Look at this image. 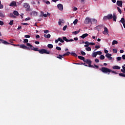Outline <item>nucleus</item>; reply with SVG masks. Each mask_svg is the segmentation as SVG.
Segmentation results:
<instances>
[{
	"instance_id": "nucleus-1",
	"label": "nucleus",
	"mask_w": 125,
	"mask_h": 125,
	"mask_svg": "<svg viewBox=\"0 0 125 125\" xmlns=\"http://www.w3.org/2000/svg\"><path fill=\"white\" fill-rule=\"evenodd\" d=\"M100 70L101 71V72H103V73H104V74H108V75H110V73L116 74H118V73H117L116 71H113L111 69L105 67H102L100 69Z\"/></svg>"
},
{
	"instance_id": "nucleus-2",
	"label": "nucleus",
	"mask_w": 125,
	"mask_h": 125,
	"mask_svg": "<svg viewBox=\"0 0 125 125\" xmlns=\"http://www.w3.org/2000/svg\"><path fill=\"white\" fill-rule=\"evenodd\" d=\"M26 45L27 46H29V47H30V49L31 50H34V51H39V50H39V48L34 47V46H33L30 43H27Z\"/></svg>"
},
{
	"instance_id": "nucleus-3",
	"label": "nucleus",
	"mask_w": 125,
	"mask_h": 125,
	"mask_svg": "<svg viewBox=\"0 0 125 125\" xmlns=\"http://www.w3.org/2000/svg\"><path fill=\"white\" fill-rule=\"evenodd\" d=\"M39 53H40V54H50V52L48 51L47 50L45 49H42L41 50H39Z\"/></svg>"
},
{
	"instance_id": "nucleus-4",
	"label": "nucleus",
	"mask_w": 125,
	"mask_h": 125,
	"mask_svg": "<svg viewBox=\"0 0 125 125\" xmlns=\"http://www.w3.org/2000/svg\"><path fill=\"white\" fill-rule=\"evenodd\" d=\"M113 18V15L112 14H108L107 16H104V17L103 20L104 21H106V20H111Z\"/></svg>"
},
{
	"instance_id": "nucleus-5",
	"label": "nucleus",
	"mask_w": 125,
	"mask_h": 125,
	"mask_svg": "<svg viewBox=\"0 0 125 125\" xmlns=\"http://www.w3.org/2000/svg\"><path fill=\"white\" fill-rule=\"evenodd\" d=\"M23 6L25 7L26 9V11H30V4H28L27 3H24L23 4Z\"/></svg>"
},
{
	"instance_id": "nucleus-6",
	"label": "nucleus",
	"mask_w": 125,
	"mask_h": 125,
	"mask_svg": "<svg viewBox=\"0 0 125 125\" xmlns=\"http://www.w3.org/2000/svg\"><path fill=\"white\" fill-rule=\"evenodd\" d=\"M116 4L118 6L120 7H123V1L122 0H118L117 1Z\"/></svg>"
},
{
	"instance_id": "nucleus-7",
	"label": "nucleus",
	"mask_w": 125,
	"mask_h": 125,
	"mask_svg": "<svg viewBox=\"0 0 125 125\" xmlns=\"http://www.w3.org/2000/svg\"><path fill=\"white\" fill-rule=\"evenodd\" d=\"M103 33L104 35H108V34H109V30L107 27H104V31H103Z\"/></svg>"
},
{
	"instance_id": "nucleus-8",
	"label": "nucleus",
	"mask_w": 125,
	"mask_h": 125,
	"mask_svg": "<svg viewBox=\"0 0 125 125\" xmlns=\"http://www.w3.org/2000/svg\"><path fill=\"white\" fill-rule=\"evenodd\" d=\"M57 7L59 10H61V11H62L63 10V4L61 3H59L57 5Z\"/></svg>"
},
{
	"instance_id": "nucleus-9",
	"label": "nucleus",
	"mask_w": 125,
	"mask_h": 125,
	"mask_svg": "<svg viewBox=\"0 0 125 125\" xmlns=\"http://www.w3.org/2000/svg\"><path fill=\"white\" fill-rule=\"evenodd\" d=\"M85 24H89V23H91V20L89 18H86L84 21Z\"/></svg>"
},
{
	"instance_id": "nucleus-10",
	"label": "nucleus",
	"mask_w": 125,
	"mask_h": 125,
	"mask_svg": "<svg viewBox=\"0 0 125 125\" xmlns=\"http://www.w3.org/2000/svg\"><path fill=\"white\" fill-rule=\"evenodd\" d=\"M112 54L108 53L105 55V57H107L109 59V60H112L113 59V58L111 57Z\"/></svg>"
},
{
	"instance_id": "nucleus-11",
	"label": "nucleus",
	"mask_w": 125,
	"mask_h": 125,
	"mask_svg": "<svg viewBox=\"0 0 125 125\" xmlns=\"http://www.w3.org/2000/svg\"><path fill=\"white\" fill-rule=\"evenodd\" d=\"M17 5L16 2L14 1H12L9 4L10 6H16Z\"/></svg>"
},
{
	"instance_id": "nucleus-12",
	"label": "nucleus",
	"mask_w": 125,
	"mask_h": 125,
	"mask_svg": "<svg viewBox=\"0 0 125 125\" xmlns=\"http://www.w3.org/2000/svg\"><path fill=\"white\" fill-rule=\"evenodd\" d=\"M0 42H1V43H3V44H10V43H8L7 42L3 40L2 39H0Z\"/></svg>"
},
{
	"instance_id": "nucleus-13",
	"label": "nucleus",
	"mask_w": 125,
	"mask_h": 125,
	"mask_svg": "<svg viewBox=\"0 0 125 125\" xmlns=\"http://www.w3.org/2000/svg\"><path fill=\"white\" fill-rule=\"evenodd\" d=\"M112 18H113V21L114 22H116L117 21V16L116 15V13H113V15H112Z\"/></svg>"
},
{
	"instance_id": "nucleus-14",
	"label": "nucleus",
	"mask_w": 125,
	"mask_h": 125,
	"mask_svg": "<svg viewBox=\"0 0 125 125\" xmlns=\"http://www.w3.org/2000/svg\"><path fill=\"white\" fill-rule=\"evenodd\" d=\"M31 15H33V16H37L38 15V12L33 11L30 13Z\"/></svg>"
},
{
	"instance_id": "nucleus-15",
	"label": "nucleus",
	"mask_w": 125,
	"mask_h": 125,
	"mask_svg": "<svg viewBox=\"0 0 125 125\" xmlns=\"http://www.w3.org/2000/svg\"><path fill=\"white\" fill-rule=\"evenodd\" d=\"M88 36V34L85 33L80 36V38H81L82 39H85V38H86V37H87Z\"/></svg>"
},
{
	"instance_id": "nucleus-16",
	"label": "nucleus",
	"mask_w": 125,
	"mask_h": 125,
	"mask_svg": "<svg viewBox=\"0 0 125 125\" xmlns=\"http://www.w3.org/2000/svg\"><path fill=\"white\" fill-rule=\"evenodd\" d=\"M84 62H85V63H86V64H89L90 63H92V61H91L89 59L85 60V61H84Z\"/></svg>"
},
{
	"instance_id": "nucleus-17",
	"label": "nucleus",
	"mask_w": 125,
	"mask_h": 125,
	"mask_svg": "<svg viewBox=\"0 0 125 125\" xmlns=\"http://www.w3.org/2000/svg\"><path fill=\"white\" fill-rule=\"evenodd\" d=\"M112 68L115 70H120V69H121V66H119L118 65H114L112 67Z\"/></svg>"
},
{
	"instance_id": "nucleus-18",
	"label": "nucleus",
	"mask_w": 125,
	"mask_h": 125,
	"mask_svg": "<svg viewBox=\"0 0 125 125\" xmlns=\"http://www.w3.org/2000/svg\"><path fill=\"white\" fill-rule=\"evenodd\" d=\"M79 59H80V60H83V62H84V61L85 60V59L84 57L81 56H78Z\"/></svg>"
},
{
	"instance_id": "nucleus-19",
	"label": "nucleus",
	"mask_w": 125,
	"mask_h": 125,
	"mask_svg": "<svg viewBox=\"0 0 125 125\" xmlns=\"http://www.w3.org/2000/svg\"><path fill=\"white\" fill-rule=\"evenodd\" d=\"M20 48H22L23 49H26V47H27V46L25 45V44H21L20 45Z\"/></svg>"
},
{
	"instance_id": "nucleus-20",
	"label": "nucleus",
	"mask_w": 125,
	"mask_h": 125,
	"mask_svg": "<svg viewBox=\"0 0 125 125\" xmlns=\"http://www.w3.org/2000/svg\"><path fill=\"white\" fill-rule=\"evenodd\" d=\"M85 43L86 45H84V47H88V46H89V42L86 41L85 42Z\"/></svg>"
},
{
	"instance_id": "nucleus-21",
	"label": "nucleus",
	"mask_w": 125,
	"mask_h": 125,
	"mask_svg": "<svg viewBox=\"0 0 125 125\" xmlns=\"http://www.w3.org/2000/svg\"><path fill=\"white\" fill-rule=\"evenodd\" d=\"M13 14L14 15H16V16H19V13H18V11H14Z\"/></svg>"
},
{
	"instance_id": "nucleus-22",
	"label": "nucleus",
	"mask_w": 125,
	"mask_h": 125,
	"mask_svg": "<svg viewBox=\"0 0 125 125\" xmlns=\"http://www.w3.org/2000/svg\"><path fill=\"white\" fill-rule=\"evenodd\" d=\"M70 54L71 55H72V56H74V57H78V55H77V54H76L75 53L71 52Z\"/></svg>"
},
{
	"instance_id": "nucleus-23",
	"label": "nucleus",
	"mask_w": 125,
	"mask_h": 125,
	"mask_svg": "<svg viewBox=\"0 0 125 125\" xmlns=\"http://www.w3.org/2000/svg\"><path fill=\"white\" fill-rule=\"evenodd\" d=\"M80 31H81V29H80L78 31H75L74 32H73L72 34H74V35H78V34H79V33H80Z\"/></svg>"
},
{
	"instance_id": "nucleus-24",
	"label": "nucleus",
	"mask_w": 125,
	"mask_h": 125,
	"mask_svg": "<svg viewBox=\"0 0 125 125\" xmlns=\"http://www.w3.org/2000/svg\"><path fill=\"white\" fill-rule=\"evenodd\" d=\"M62 39L63 41H65V42H69V40L68 39H67V37H63L62 38Z\"/></svg>"
},
{
	"instance_id": "nucleus-25",
	"label": "nucleus",
	"mask_w": 125,
	"mask_h": 125,
	"mask_svg": "<svg viewBox=\"0 0 125 125\" xmlns=\"http://www.w3.org/2000/svg\"><path fill=\"white\" fill-rule=\"evenodd\" d=\"M62 39L63 41H65V42H69V40L68 39H67V37H63L62 38Z\"/></svg>"
},
{
	"instance_id": "nucleus-26",
	"label": "nucleus",
	"mask_w": 125,
	"mask_h": 125,
	"mask_svg": "<svg viewBox=\"0 0 125 125\" xmlns=\"http://www.w3.org/2000/svg\"><path fill=\"white\" fill-rule=\"evenodd\" d=\"M100 59H101V60H104V59H105V56L103 55H101L100 56Z\"/></svg>"
},
{
	"instance_id": "nucleus-27",
	"label": "nucleus",
	"mask_w": 125,
	"mask_h": 125,
	"mask_svg": "<svg viewBox=\"0 0 125 125\" xmlns=\"http://www.w3.org/2000/svg\"><path fill=\"white\" fill-rule=\"evenodd\" d=\"M92 57H96V56H97V54L96 52L92 53Z\"/></svg>"
},
{
	"instance_id": "nucleus-28",
	"label": "nucleus",
	"mask_w": 125,
	"mask_h": 125,
	"mask_svg": "<svg viewBox=\"0 0 125 125\" xmlns=\"http://www.w3.org/2000/svg\"><path fill=\"white\" fill-rule=\"evenodd\" d=\"M85 50L86 51H91V47H86Z\"/></svg>"
},
{
	"instance_id": "nucleus-29",
	"label": "nucleus",
	"mask_w": 125,
	"mask_h": 125,
	"mask_svg": "<svg viewBox=\"0 0 125 125\" xmlns=\"http://www.w3.org/2000/svg\"><path fill=\"white\" fill-rule=\"evenodd\" d=\"M5 17L4 14L1 12V11H0V17H1V18H3Z\"/></svg>"
},
{
	"instance_id": "nucleus-30",
	"label": "nucleus",
	"mask_w": 125,
	"mask_h": 125,
	"mask_svg": "<svg viewBox=\"0 0 125 125\" xmlns=\"http://www.w3.org/2000/svg\"><path fill=\"white\" fill-rule=\"evenodd\" d=\"M57 58L62 60V58H63V56H62V55H59V56L57 57Z\"/></svg>"
},
{
	"instance_id": "nucleus-31",
	"label": "nucleus",
	"mask_w": 125,
	"mask_h": 125,
	"mask_svg": "<svg viewBox=\"0 0 125 125\" xmlns=\"http://www.w3.org/2000/svg\"><path fill=\"white\" fill-rule=\"evenodd\" d=\"M120 22H121V23L122 24H124L125 23V18H123L121 19V20H120Z\"/></svg>"
},
{
	"instance_id": "nucleus-32",
	"label": "nucleus",
	"mask_w": 125,
	"mask_h": 125,
	"mask_svg": "<svg viewBox=\"0 0 125 125\" xmlns=\"http://www.w3.org/2000/svg\"><path fill=\"white\" fill-rule=\"evenodd\" d=\"M122 68L123 69H121V72L124 73V74H125V66H122Z\"/></svg>"
},
{
	"instance_id": "nucleus-33",
	"label": "nucleus",
	"mask_w": 125,
	"mask_h": 125,
	"mask_svg": "<svg viewBox=\"0 0 125 125\" xmlns=\"http://www.w3.org/2000/svg\"><path fill=\"white\" fill-rule=\"evenodd\" d=\"M47 46L49 48H53V45L52 44H48Z\"/></svg>"
},
{
	"instance_id": "nucleus-34",
	"label": "nucleus",
	"mask_w": 125,
	"mask_h": 125,
	"mask_svg": "<svg viewBox=\"0 0 125 125\" xmlns=\"http://www.w3.org/2000/svg\"><path fill=\"white\" fill-rule=\"evenodd\" d=\"M114 44H118V41L114 40L112 42V45H114Z\"/></svg>"
},
{
	"instance_id": "nucleus-35",
	"label": "nucleus",
	"mask_w": 125,
	"mask_h": 125,
	"mask_svg": "<svg viewBox=\"0 0 125 125\" xmlns=\"http://www.w3.org/2000/svg\"><path fill=\"white\" fill-rule=\"evenodd\" d=\"M59 42H64V40L62 39L61 38H58Z\"/></svg>"
},
{
	"instance_id": "nucleus-36",
	"label": "nucleus",
	"mask_w": 125,
	"mask_h": 125,
	"mask_svg": "<svg viewBox=\"0 0 125 125\" xmlns=\"http://www.w3.org/2000/svg\"><path fill=\"white\" fill-rule=\"evenodd\" d=\"M92 22H93V23L96 24L97 23V20H95V19H93L92 20Z\"/></svg>"
},
{
	"instance_id": "nucleus-37",
	"label": "nucleus",
	"mask_w": 125,
	"mask_h": 125,
	"mask_svg": "<svg viewBox=\"0 0 125 125\" xmlns=\"http://www.w3.org/2000/svg\"><path fill=\"white\" fill-rule=\"evenodd\" d=\"M119 75L120 77H123L125 78V74H124V73H119Z\"/></svg>"
},
{
	"instance_id": "nucleus-38",
	"label": "nucleus",
	"mask_w": 125,
	"mask_h": 125,
	"mask_svg": "<svg viewBox=\"0 0 125 125\" xmlns=\"http://www.w3.org/2000/svg\"><path fill=\"white\" fill-rule=\"evenodd\" d=\"M81 53L82 55H83V56H85V52H84L83 51V50L81 51Z\"/></svg>"
},
{
	"instance_id": "nucleus-39",
	"label": "nucleus",
	"mask_w": 125,
	"mask_h": 125,
	"mask_svg": "<svg viewBox=\"0 0 125 125\" xmlns=\"http://www.w3.org/2000/svg\"><path fill=\"white\" fill-rule=\"evenodd\" d=\"M117 9H118V11L119 12V13L122 14V10H121V8L119 7H117Z\"/></svg>"
},
{
	"instance_id": "nucleus-40",
	"label": "nucleus",
	"mask_w": 125,
	"mask_h": 125,
	"mask_svg": "<svg viewBox=\"0 0 125 125\" xmlns=\"http://www.w3.org/2000/svg\"><path fill=\"white\" fill-rule=\"evenodd\" d=\"M23 42H24V43H26L27 42H29V40L27 39H25L23 40Z\"/></svg>"
},
{
	"instance_id": "nucleus-41",
	"label": "nucleus",
	"mask_w": 125,
	"mask_h": 125,
	"mask_svg": "<svg viewBox=\"0 0 125 125\" xmlns=\"http://www.w3.org/2000/svg\"><path fill=\"white\" fill-rule=\"evenodd\" d=\"M97 53V55H101V54H102V52L101 51H97L96 52Z\"/></svg>"
},
{
	"instance_id": "nucleus-42",
	"label": "nucleus",
	"mask_w": 125,
	"mask_h": 125,
	"mask_svg": "<svg viewBox=\"0 0 125 125\" xmlns=\"http://www.w3.org/2000/svg\"><path fill=\"white\" fill-rule=\"evenodd\" d=\"M78 23V19H76L74 21H73V24L74 25H77V23Z\"/></svg>"
},
{
	"instance_id": "nucleus-43",
	"label": "nucleus",
	"mask_w": 125,
	"mask_h": 125,
	"mask_svg": "<svg viewBox=\"0 0 125 125\" xmlns=\"http://www.w3.org/2000/svg\"><path fill=\"white\" fill-rule=\"evenodd\" d=\"M88 66L90 68H94V66L91 65V63H88Z\"/></svg>"
},
{
	"instance_id": "nucleus-44",
	"label": "nucleus",
	"mask_w": 125,
	"mask_h": 125,
	"mask_svg": "<svg viewBox=\"0 0 125 125\" xmlns=\"http://www.w3.org/2000/svg\"><path fill=\"white\" fill-rule=\"evenodd\" d=\"M112 50H113V53H117L118 52V51L116 48L113 49Z\"/></svg>"
},
{
	"instance_id": "nucleus-45",
	"label": "nucleus",
	"mask_w": 125,
	"mask_h": 125,
	"mask_svg": "<svg viewBox=\"0 0 125 125\" xmlns=\"http://www.w3.org/2000/svg\"><path fill=\"white\" fill-rule=\"evenodd\" d=\"M117 62L121 61V60H122V57H118L117 58Z\"/></svg>"
},
{
	"instance_id": "nucleus-46",
	"label": "nucleus",
	"mask_w": 125,
	"mask_h": 125,
	"mask_svg": "<svg viewBox=\"0 0 125 125\" xmlns=\"http://www.w3.org/2000/svg\"><path fill=\"white\" fill-rule=\"evenodd\" d=\"M24 38H26V39H29V38H31V36L30 35H24Z\"/></svg>"
},
{
	"instance_id": "nucleus-47",
	"label": "nucleus",
	"mask_w": 125,
	"mask_h": 125,
	"mask_svg": "<svg viewBox=\"0 0 125 125\" xmlns=\"http://www.w3.org/2000/svg\"><path fill=\"white\" fill-rule=\"evenodd\" d=\"M13 22H14V21H13V20L9 22V24L10 25H13Z\"/></svg>"
},
{
	"instance_id": "nucleus-48",
	"label": "nucleus",
	"mask_w": 125,
	"mask_h": 125,
	"mask_svg": "<svg viewBox=\"0 0 125 125\" xmlns=\"http://www.w3.org/2000/svg\"><path fill=\"white\" fill-rule=\"evenodd\" d=\"M21 24L24 26H28L29 25V23H21Z\"/></svg>"
},
{
	"instance_id": "nucleus-49",
	"label": "nucleus",
	"mask_w": 125,
	"mask_h": 125,
	"mask_svg": "<svg viewBox=\"0 0 125 125\" xmlns=\"http://www.w3.org/2000/svg\"><path fill=\"white\" fill-rule=\"evenodd\" d=\"M66 29H67V25H65L64 26H63L62 30L63 31H65Z\"/></svg>"
},
{
	"instance_id": "nucleus-50",
	"label": "nucleus",
	"mask_w": 125,
	"mask_h": 125,
	"mask_svg": "<svg viewBox=\"0 0 125 125\" xmlns=\"http://www.w3.org/2000/svg\"><path fill=\"white\" fill-rule=\"evenodd\" d=\"M102 27H103V25L102 24H100V25H99L97 26V28H102Z\"/></svg>"
},
{
	"instance_id": "nucleus-51",
	"label": "nucleus",
	"mask_w": 125,
	"mask_h": 125,
	"mask_svg": "<svg viewBox=\"0 0 125 125\" xmlns=\"http://www.w3.org/2000/svg\"><path fill=\"white\" fill-rule=\"evenodd\" d=\"M29 20H31V18L28 17L25 19V21H29Z\"/></svg>"
},
{
	"instance_id": "nucleus-52",
	"label": "nucleus",
	"mask_w": 125,
	"mask_h": 125,
	"mask_svg": "<svg viewBox=\"0 0 125 125\" xmlns=\"http://www.w3.org/2000/svg\"><path fill=\"white\" fill-rule=\"evenodd\" d=\"M56 48L57 50H61V47H60L57 46Z\"/></svg>"
},
{
	"instance_id": "nucleus-53",
	"label": "nucleus",
	"mask_w": 125,
	"mask_h": 125,
	"mask_svg": "<svg viewBox=\"0 0 125 125\" xmlns=\"http://www.w3.org/2000/svg\"><path fill=\"white\" fill-rule=\"evenodd\" d=\"M89 45H95V43H94V42H89Z\"/></svg>"
},
{
	"instance_id": "nucleus-54",
	"label": "nucleus",
	"mask_w": 125,
	"mask_h": 125,
	"mask_svg": "<svg viewBox=\"0 0 125 125\" xmlns=\"http://www.w3.org/2000/svg\"><path fill=\"white\" fill-rule=\"evenodd\" d=\"M2 8H3V5L1 4V3H0V9H2Z\"/></svg>"
},
{
	"instance_id": "nucleus-55",
	"label": "nucleus",
	"mask_w": 125,
	"mask_h": 125,
	"mask_svg": "<svg viewBox=\"0 0 125 125\" xmlns=\"http://www.w3.org/2000/svg\"><path fill=\"white\" fill-rule=\"evenodd\" d=\"M49 31H48V30H44V33H45V34H48V33H49Z\"/></svg>"
},
{
	"instance_id": "nucleus-56",
	"label": "nucleus",
	"mask_w": 125,
	"mask_h": 125,
	"mask_svg": "<svg viewBox=\"0 0 125 125\" xmlns=\"http://www.w3.org/2000/svg\"><path fill=\"white\" fill-rule=\"evenodd\" d=\"M77 10H78V8H77V7H74V8L73 9V11H77Z\"/></svg>"
},
{
	"instance_id": "nucleus-57",
	"label": "nucleus",
	"mask_w": 125,
	"mask_h": 125,
	"mask_svg": "<svg viewBox=\"0 0 125 125\" xmlns=\"http://www.w3.org/2000/svg\"><path fill=\"white\" fill-rule=\"evenodd\" d=\"M50 37H51V36L49 34H48L47 35V39L50 38Z\"/></svg>"
},
{
	"instance_id": "nucleus-58",
	"label": "nucleus",
	"mask_w": 125,
	"mask_h": 125,
	"mask_svg": "<svg viewBox=\"0 0 125 125\" xmlns=\"http://www.w3.org/2000/svg\"><path fill=\"white\" fill-rule=\"evenodd\" d=\"M94 68H97V69H98L99 68V66L98 65H96V64H94Z\"/></svg>"
},
{
	"instance_id": "nucleus-59",
	"label": "nucleus",
	"mask_w": 125,
	"mask_h": 125,
	"mask_svg": "<svg viewBox=\"0 0 125 125\" xmlns=\"http://www.w3.org/2000/svg\"><path fill=\"white\" fill-rule=\"evenodd\" d=\"M95 62H96V63H98V62H99V60L96 59L95 60Z\"/></svg>"
},
{
	"instance_id": "nucleus-60",
	"label": "nucleus",
	"mask_w": 125,
	"mask_h": 125,
	"mask_svg": "<svg viewBox=\"0 0 125 125\" xmlns=\"http://www.w3.org/2000/svg\"><path fill=\"white\" fill-rule=\"evenodd\" d=\"M122 58L123 60H125V55H122Z\"/></svg>"
},
{
	"instance_id": "nucleus-61",
	"label": "nucleus",
	"mask_w": 125,
	"mask_h": 125,
	"mask_svg": "<svg viewBox=\"0 0 125 125\" xmlns=\"http://www.w3.org/2000/svg\"><path fill=\"white\" fill-rule=\"evenodd\" d=\"M3 25V22L2 21H0V25L2 26Z\"/></svg>"
},
{
	"instance_id": "nucleus-62",
	"label": "nucleus",
	"mask_w": 125,
	"mask_h": 125,
	"mask_svg": "<svg viewBox=\"0 0 125 125\" xmlns=\"http://www.w3.org/2000/svg\"><path fill=\"white\" fill-rule=\"evenodd\" d=\"M35 43H36V44H40V42L36 41L35 42Z\"/></svg>"
},
{
	"instance_id": "nucleus-63",
	"label": "nucleus",
	"mask_w": 125,
	"mask_h": 125,
	"mask_svg": "<svg viewBox=\"0 0 125 125\" xmlns=\"http://www.w3.org/2000/svg\"><path fill=\"white\" fill-rule=\"evenodd\" d=\"M108 50L104 49V53H105L106 54H108Z\"/></svg>"
},
{
	"instance_id": "nucleus-64",
	"label": "nucleus",
	"mask_w": 125,
	"mask_h": 125,
	"mask_svg": "<svg viewBox=\"0 0 125 125\" xmlns=\"http://www.w3.org/2000/svg\"><path fill=\"white\" fill-rule=\"evenodd\" d=\"M60 21H59V25H61V23L62 22V21H61V19L59 20Z\"/></svg>"
}]
</instances>
